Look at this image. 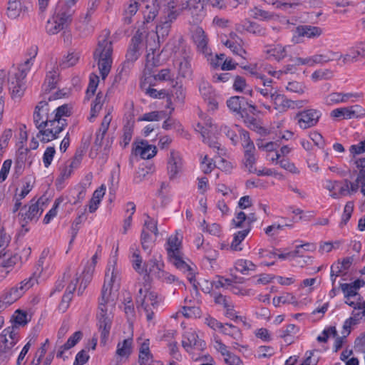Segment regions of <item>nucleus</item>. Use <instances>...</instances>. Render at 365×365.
Segmentation results:
<instances>
[{"label":"nucleus","mask_w":365,"mask_h":365,"mask_svg":"<svg viewBox=\"0 0 365 365\" xmlns=\"http://www.w3.org/2000/svg\"><path fill=\"white\" fill-rule=\"evenodd\" d=\"M181 238V235L178 232L168 237L165 245L168 260L178 269L185 273L190 282L196 288L195 269L183 259L180 251Z\"/></svg>","instance_id":"obj_1"},{"label":"nucleus","mask_w":365,"mask_h":365,"mask_svg":"<svg viewBox=\"0 0 365 365\" xmlns=\"http://www.w3.org/2000/svg\"><path fill=\"white\" fill-rule=\"evenodd\" d=\"M116 300L117 298L109 297L104 298L101 295L99 301L97 319L98 331L101 334V343L103 345L106 344L109 337Z\"/></svg>","instance_id":"obj_2"},{"label":"nucleus","mask_w":365,"mask_h":365,"mask_svg":"<svg viewBox=\"0 0 365 365\" xmlns=\"http://www.w3.org/2000/svg\"><path fill=\"white\" fill-rule=\"evenodd\" d=\"M112 42L108 38V34L100 36L98 46L94 51L93 57L97 61L100 75L104 80L110 71L112 58Z\"/></svg>","instance_id":"obj_3"},{"label":"nucleus","mask_w":365,"mask_h":365,"mask_svg":"<svg viewBox=\"0 0 365 365\" xmlns=\"http://www.w3.org/2000/svg\"><path fill=\"white\" fill-rule=\"evenodd\" d=\"M71 113V108L67 104L58 107L51 113L50 128L41 131L43 139L41 142L48 143L58 138V135L67 125L64 117H68Z\"/></svg>","instance_id":"obj_4"},{"label":"nucleus","mask_w":365,"mask_h":365,"mask_svg":"<svg viewBox=\"0 0 365 365\" xmlns=\"http://www.w3.org/2000/svg\"><path fill=\"white\" fill-rule=\"evenodd\" d=\"M157 294L150 289L148 285L140 287L136 297L138 308L145 313L148 322H151L154 318L153 309L158 304Z\"/></svg>","instance_id":"obj_5"},{"label":"nucleus","mask_w":365,"mask_h":365,"mask_svg":"<svg viewBox=\"0 0 365 365\" xmlns=\"http://www.w3.org/2000/svg\"><path fill=\"white\" fill-rule=\"evenodd\" d=\"M121 272L114 262L108 267L106 273L105 281L102 288L101 295L103 297L118 298V291L120 288Z\"/></svg>","instance_id":"obj_6"},{"label":"nucleus","mask_w":365,"mask_h":365,"mask_svg":"<svg viewBox=\"0 0 365 365\" xmlns=\"http://www.w3.org/2000/svg\"><path fill=\"white\" fill-rule=\"evenodd\" d=\"M175 48V61L178 76L184 78H189L192 74L190 49L182 41H178Z\"/></svg>","instance_id":"obj_7"},{"label":"nucleus","mask_w":365,"mask_h":365,"mask_svg":"<svg viewBox=\"0 0 365 365\" xmlns=\"http://www.w3.org/2000/svg\"><path fill=\"white\" fill-rule=\"evenodd\" d=\"M49 112L48 104L45 101H41L36 106L35 111L34 113V122L36 128L39 130L37 134V138L41 140L43 139V134L41 131L46 128H50L51 113Z\"/></svg>","instance_id":"obj_8"},{"label":"nucleus","mask_w":365,"mask_h":365,"mask_svg":"<svg viewBox=\"0 0 365 365\" xmlns=\"http://www.w3.org/2000/svg\"><path fill=\"white\" fill-rule=\"evenodd\" d=\"M241 138L243 140V148L245 150L244 165L250 173H255L257 170L255 166L256 162L255 157V147L250 140L247 132L242 131Z\"/></svg>","instance_id":"obj_9"},{"label":"nucleus","mask_w":365,"mask_h":365,"mask_svg":"<svg viewBox=\"0 0 365 365\" xmlns=\"http://www.w3.org/2000/svg\"><path fill=\"white\" fill-rule=\"evenodd\" d=\"M38 283L36 277L32 276L22 281L19 286L11 288L4 295V299L10 305L21 297L23 294Z\"/></svg>","instance_id":"obj_10"},{"label":"nucleus","mask_w":365,"mask_h":365,"mask_svg":"<svg viewBox=\"0 0 365 365\" xmlns=\"http://www.w3.org/2000/svg\"><path fill=\"white\" fill-rule=\"evenodd\" d=\"M29 10V4L21 0H8L6 16L11 20L24 18Z\"/></svg>","instance_id":"obj_11"},{"label":"nucleus","mask_w":365,"mask_h":365,"mask_svg":"<svg viewBox=\"0 0 365 365\" xmlns=\"http://www.w3.org/2000/svg\"><path fill=\"white\" fill-rule=\"evenodd\" d=\"M321 115V112L318 110L307 109L298 113L296 118L299 128L307 129L317 124Z\"/></svg>","instance_id":"obj_12"},{"label":"nucleus","mask_w":365,"mask_h":365,"mask_svg":"<svg viewBox=\"0 0 365 365\" xmlns=\"http://www.w3.org/2000/svg\"><path fill=\"white\" fill-rule=\"evenodd\" d=\"M9 88L11 98L14 101H19L26 88L25 78L10 73L9 76Z\"/></svg>","instance_id":"obj_13"},{"label":"nucleus","mask_w":365,"mask_h":365,"mask_svg":"<svg viewBox=\"0 0 365 365\" xmlns=\"http://www.w3.org/2000/svg\"><path fill=\"white\" fill-rule=\"evenodd\" d=\"M192 38L198 53L207 58L211 56L212 53L208 46V38L202 28L196 27L192 31Z\"/></svg>","instance_id":"obj_14"},{"label":"nucleus","mask_w":365,"mask_h":365,"mask_svg":"<svg viewBox=\"0 0 365 365\" xmlns=\"http://www.w3.org/2000/svg\"><path fill=\"white\" fill-rule=\"evenodd\" d=\"M180 10H188L193 18L194 23H197L204 14L203 3L200 0H182Z\"/></svg>","instance_id":"obj_15"},{"label":"nucleus","mask_w":365,"mask_h":365,"mask_svg":"<svg viewBox=\"0 0 365 365\" xmlns=\"http://www.w3.org/2000/svg\"><path fill=\"white\" fill-rule=\"evenodd\" d=\"M182 170V160L180 155L175 151L170 153L168 163V174L170 180L178 178Z\"/></svg>","instance_id":"obj_16"},{"label":"nucleus","mask_w":365,"mask_h":365,"mask_svg":"<svg viewBox=\"0 0 365 365\" xmlns=\"http://www.w3.org/2000/svg\"><path fill=\"white\" fill-rule=\"evenodd\" d=\"M182 345L188 352H190L191 349L202 350L205 346V342L200 339L197 334L192 331H187L185 333Z\"/></svg>","instance_id":"obj_17"},{"label":"nucleus","mask_w":365,"mask_h":365,"mask_svg":"<svg viewBox=\"0 0 365 365\" xmlns=\"http://www.w3.org/2000/svg\"><path fill=\"white\" fill-rule=\"evenodd\" d=\"M277 93V91L273 87L257 88L256 96L258 103L262 107L270 110L271 104Z\"/></svg>","instance_id":"obj_18"},{"label":"nucleus","mask_w":365,"mask_h":365,"mask_svg":"<svg viewBox=\"0 0 365 365\" xmlns=\"http://www.w3.org/2000/svg\"><path fill=\"white\" fill-rule=\"evenodd\" d=\"M134 145V154L140 156L143 159H150L154 157L157 153L156 147L148 144L145 140L135 142Z\"/></svg>","instance_id":"obj_19"},{"label":"nucleus","mask_w":365,"mask_h":365,"mask_svg":"<svg viewBox=\"0 0 365 365\" xmlns=\"http://www.w3.org/2000/svg\"><path fill=\"white\" fill-rule=\"evenodd\" d=\"M248 106L252 108V111L256 110V106L247 102H245V98L240 96H232L227 101V106L229 109L237 114L241 113L246 110L245 106Z\"/></svg>","instance_id":"obj_20"},{"label":"nucleus","mask_w":365,"mask_h":365,"mask_svg":"<svg viewBox=\"0 0 365 365\" xmlns=\"http://www.w3.org/2000/svg\"><path fill=\"white\" fill-rule=\"evenodd\" d=\"M43 204L44 201L42 198H40L34 203H31L27 211L24 214H21L24 221L27 223L28 221L37 220L43 211Z\"/></svg>","instance_id":"obj_21"},{"label":"nucleus","mask_w":365,"mask_h":365,"mask_svg":"<svg viewBox=\"0 0 365 365\" xmlns=\"http://www.w3.org/2000/svg\"><path fill=\"white\" fill-rule=\"evenodd\" d=\"M296 33L299 36L308 38H317L323 34L322 28L310 25L299 26L296 28Z\"/></svg>","instance_id":"obj_22"},{"label":"nucleus","mask_w":365,"mask_h":365,"mask_svg":"<svg viewBox=\"0 0 365 365\" xmlns=\"http://www.w3.org/2000/svg\"><path fill=\"white\" fill-rule=\"evenodd\" d=\"M268 58H272L279 62L287 56V46L281 44H276L272 46H267L264 51Z\"/></svg>","instance_id":"obj_23"},{"label":"nucleus","mask_w":365,"mask_h":365,"mask_svg":"<svg viewBox=\"0 0 365 365\" xmlns=\"http://www.w3.org/2000/svg\"><path fill=\"white\" fill-rule=\"evenodd\" d=\"M354 96L355 95L351 93L333 92L324 98V103L327 106H332L341 103H346L350 98Z\"/></svg>","instance_id":"obj_24"},{"label":"nucleus","mask_w":365,"mask_h":365,"mask_svg":"<svg viewBox=\"0 0 365 365\" xmlns=\"http://www.w3.org/2000/svg\"><path fill=\"white\" fill-rule=\"evenodd\" d=\"M78 279L76 277L72 280L66 288V291L63 296L62 300L58 306V309L61 312H64L68 307L69 303L72 299L73 292L76 288V284Z\"/></svg>","instance_id":"obj_25"},{"label":"nucleus","mask_w":365,"mask_h":365,"mask_svg":"<svg viewBox=\"0 0 365 365\" xmlns=\"http://www.w3.org/2000/svg\"><path fill=\"white\" fill-rule=\"evenodd\" d=\"M17 257L16 256H11L6 255L4 251L0 255V264L2 269L0 272V277L4 278L9 272V269L11 268L16 262Z\"/></svg>","instance_id":"obj_26"},{"label":"nucleus","mask_w":365,"mask_h":365,"mask_svg":"<svg viewBox=\"0 0 365 365\" xmlns=\"http://www.w3.org/2000/svg\"><path fill=\"white\" fill-rule=\"evenodd\" d=\"M83 334L81 331H76L71 336L67 341L58 347L56 356L58 358H63V353L65 351L68 350L73 347L82 338Z\"/></svg>","instance_id":"obj_27"},{"label":"nucleus","mask_w":365,"mask_h":365,"mask_svg":"<svg viewBox=\"0 0 365 365\" xmlns=\"http://www.w3.org/2000/svg\"><path fill=\"white\" fill-rule=\"evenodd\" d=\"M37 48L35 47L33 50V55L24 63L21 64L16 70L11 72V73L16 74L17 76L26 78L28 73L31 71V66L34 64V59L37 54Z\"/></svg>","instance_id":"obj_28"},{"label":"nucleus","mask_w":365,"mask_h":365,"mask_svg":"<svg viewBox=\"0 0 365 365\" xmlns=\"http://www.w3.org/2000/svg\"><path fill=\"white\" fill-rule=\"evenodd\" d=\"M215 129L216 127L212 124V120L210 118L205 119L202 124L199 123L196 128V130L201 133L204 141H205L206 138L215 135Z\"/></svg>","instance_id":"obj_29"},{"label":"nucleus","mask_w":365,"mask_h":365,"mask_svg":"<svg viewBox=\"0 0 365 365\" xmlns=\"http://www.w3.org/2000/svg\"><path fill=\"white\" fill-rule=\"evenodd\" d=\"M14 336V328L13 327L5 329L0 334L1 346H4L5 349L11 348L15 344Z\"/></svg>","instance_id":"obj_30"},{"label":"nucleus","mask_w":365,"mask_h":365,"mask_svg":"<svg viewBox=\"0 0 365 365\" xmlns=\"http://www.w3.org/2000/svg\"><path fill=\"white\" fill-rule=\"evenodd\" d=\"M141 42V34L137 33L132 38V43L127 52L126 58L128 61H134L140 55L139 45Z\"/></svg>","instance_id":"obj_31"},{"label":"nucleus","mask_w":365,"mask_h":365,"mask_svg":"<svg viewBox=\"0 0 365 365\" xmlns=\"http://www.w3.org/2000/svg\"><path fill=\"white\" fill-rule=\"evenodd\" d=\"M80 59V53L76 51H68L58 61V66L62 68L75 66Z\"/></svg>","instance_id":"obj_32"},{"label":"nucleus","mask_w":365,"mask_h":365,"mask_svg":"<svg viewBox=\"0 0 365 365\" xmlns=\"http://www.w3.org/2000/svg\"><path fill=\"white\" fill-rule=\"evenodd\" d=\"M272 104L274 106V108L280 113L289 109V99L279 93L275 95Z\"/></svg>","instance_id":"obj_33"},{"label":"nucleus","mask_w":365,"mask_h":365,"mask_svg":"<svg viewBox=\"0 0 365 365\" xmlns=\"http://www.w3.org/2000/svg\"><path fill=\"white\" fill-rule=\"evenodd\" d=\"M131 262L133 269L139 274H143L148 272V269L145 268L143 264V259L140 254V250L138 249H133L131 255Z\"/></svg>","instance_id":"obj_34"},{"label":"nucleus","mask_w":365,"mask_h":365,"mask_svg":"<svg viewBox=\"0 0 365 365\" xmlns=\"http://www.w3.org/2000/svg\"><path fill=\"white\" fill-rule=\"evenodd\" d=\"M59 72L57 68L53 67L51 71H48L44 83L46 91H50L56 88L58 81Z\"/></svg>","instance_id":"obj_35"},{"label":"nucleus","mask_w":365,"mask_h":365,"mask_svg":"<svg viewBox=\"0 0 365 365\" xmlns=\"http://www.w3.org/2000/svg\"><path fill=\"white\" fill-rule=\"evenodd\" d=\"M106 101V97L102 93H98L91 105V115L89 120L92 121L99 113Z\"/></svg>","instance_id":"obj_36"},{"label":"nucleus","mask_w":365,"mask_h":365,"mask_svg":"<svg viewBox=\"0 0 365 365\" xmlns=\"http://www.w3.org/2000/svg\"><path fill=\"white\" fill-rule=\"evenodd\" d=\"M94 269L95 267L93 266V264L87 263L82 273L83 279L78 288V294H82L83 291L86 289L88 283L91 281Z\"/></svg>","instance_id":"obj_37"},{"label":"nucleus","mask_w":365,"mask_h":365,"mask_svg":"<svg viewBox=\"0 0 365 365\" xmlns=\"http://www.w3.org/2000/svg\"><path fill=\"white\" fill-rule=\"evenodd\" d=\"M235 268L242 274H247L249 271H254L256 269V265L247 259H239L235 262Z\"/></svg>","instance_id":"obj_38"},{"label":"nucleus","mask_w":365,"mask_h":365,"mask_svg":"<svg viewBox=\"0 0 365 365\" xmlns=\"http://www.w3.org/2000/svg\"><path fill=\"white\" fill-rule=\"evenodd\" d=\"M246 24H247V26L246 27V31L249 33H251L258 36H265L268 34L267 32V29L264 27L260 26L259 24L255 22L250 21L246 19Z\"/></svg>","instance_id":"obj_39"},{"label":"nucleus","mask_w":365,"mask_h":365,"mask_svg":"<svg viewBox=\"0 0 365 365\" xmlns=\"http://www.w3.org/2000/svg\"><path fill=\"white\" fill-rule=\"evenodd\" d=\"M171 95L175 103L182 104L184 103L185 98V90L182 85H178L176 82L175 84L173 86Z\"/></svg>","instance_id":"obj_40"},{"label":"nucleus","mask_w":365,"mask_h":365,"mask_svg":"<svg viewBox=\"0 0 365 365\" xmlns=\"http://www.w3.org/2000/svg\"><path fill=\"white\" fill-rule=\"evenodd\" d=\"M249 232L247 229L242 230L235 233L230 248L235 251H241L242 248L240 247V243L244 240Z\"/></svg>","instance_id":"obj_41"},{"label":"nucleus","mask_w":365,"mask_h":365,"mask_svg":"<svg viewBox=\"0 0 365 365\" xmlns=\"http://www.w3.org/2000/svg\"><path fill=\"white\" fill-rule=\"evenodd\" d=\"M150 358L149 341L145 340L140 345L138 362L140 364H147Z\"/></svg>","instance_id":"obj_42"},{"label":"nucleus","mask_w":365,"mask_h":365,"mask_svg":"<svg viewBox=\"0 0 365 365\" xmlns=\"http://www.w3.org/2000/svg\"><path fill=\"white\" fill-rule=\"evenodd\" d=\"M133 133V125L128 123L123 128V135L121 137V140H120V145L122 148H125L128 146L132 139Z\"/></svg>","instance_id":"obj_43"},{"label":"nucleus","mask_w":365,"mask_h":365,"mask_svg":"<svg viewBox=\"0 0 365 365\" xmlns=\"http://www.w3.org/2000/svg\"><path fill=\"white\" fill-rule=\"evenodd\" d=\"M223 44L229 48L231 51L237 56L242 58H245V55L247 53L246 51L242 48L241 42H230L222 41Z\"/></svg>","instance_id":"obj_44"},{"label":"nucleus","mask_w":365,"mask_h":365,"mask_svg":"<svg viewBox=\"0 0 365 365\" xmlns=\"http://www.w3.org/2000/svg\"><path fill=\"white\" fill-rule=\"evenodd\" d=\"M272 303L275 307L279 306L282 304H297V301L294 295L290 293L283 294L282 296L274 297Z\"/></svg>","instance_id":"obj_45"},{"label":"nucleus","mask_w":365,"mask_h":365,"mask_svg":"<svg viewBox=\"0 0 365 365\" xmlns=\"http://www.w3.org/2000/svg\"><path fill=\"white\" fill-rule=\"evenodd\" d=\"M232 225L236 228H242L243 230L248 229V232L250 231V227L247 225V215L242 211L239 212L232 220Z\"/></svg>","instance_id":"obj_46"},{"label":"nucleus","mask_w":365,"mask_h":365,"mask_svg":"<svg viewBox=\"0 0 365 365\" xmlns=\"http://www.w3.org/2000/svg\"><path fill=\"white\" fill-rule=\"evenodd\" d=\"M330 115L334 118L351 119V108L349 107H343L331 110Z\"/></svg>","instance_id":"obj_47"},{"label":"nucleus","mask_w":365,"mask_h":365,"mask_svg":"<svg viewBox=\"0 0 365 365\" xmlns=\"http://www.w3.org/2000/svg\"><path fill=\"white\" fill-rule=\"evenodd\" d=\"M131 345V339H126L123 342L118 343L116 350L117 354L120 356H128L130 353Z\"/></svg>","instance_id":"obj_48"},{"label":"nucleus","mask_w":365,"mask_h":365,"mask_svg":"<svg viewBox=\"0 0 365 365\" xmlns=\"http://www.w3.org/2000/svg\"><path fill=\"white\" fill-rule=\"evenodd\" d=\"M144 216L145 219L144 220L143 229H147L157 236L159 233L157 220L151 217L148 214H145Z\"/></svg>","instance_id":"obj_49"},{"label":"nucleus","mask_w":365,"mask_h":365,"mask_svg":"<svg viewBox=\"0 0 365 365\" xmlns=\"http://www.w3.org/2000/svg\"><path fill=\"white\" fill-rule=\"evenodd\" d=\"M221 331L227 335L232 336L234 339L238 341L241 339V333L240 329L230 324H226L224 325V328L222 329Z\"/></svg>","instance_id":"obj_50"},{"label":"nucleus","mask_w":365,"mask_h":365,"mask_svg":"<svg viewBox=\"0 0 365 365\" xmlns=\"http://www.w3.org/2000/svg\"><path fill=\"white\" fill-rule=\"evenodd\" d=\"M199 91L205 100L212 97L213 90L210 83L204 80H202L199 84Z\"/></svg>","instance_id":"obj_51"},{"label":"nucleus","mask_w":365,"mask_h":365,"mask_svg":"<svg viewBox=\"0 0 365 365\" xmlns=\"http://www.w3.org/2000/svg\"><path fill=\"white\" fill-rule=\"evenodd\" d=\"M286 89L289 92L302 95L306 91V86L301 82L292 81L288 83Z\"/></svg>","instance_id":"obj_52"},{"label":"nucleus","mask_w":365,"mask_h":365,"mask_svg":"<svg viewBox=\"0 0 365 365\" xmlns=\"http://www.w3.org/2000/svg\"><path fill=\"white\" fill-rule=\"evenodd\" d=\"M140 242L143 249L144 250H148L150 252V248L153 242V240H152L151 236L145 229H143L142 230L140 235Z\"/></svg>","instance_id":"obj_53"},{"label":"nucleus","mask_w":365,"mask_h":365,"mask_svg":"<svg viewBox=\"0 0 365 365\" xmlns=\"http://www.w3.org/2000/svg\"><path fill=\"white\" fill-rule=\"evenodd\" d=\"M332 77V72L329 69L317 70L312 75V80L317 81L320 80H327Z\"/></svg>","instance_id":"obj_54"},{"label":"nucleus","mask_w":365,"mask_h":365,"mask_svg":"<svg viewBox=\"0 0 365 365\" xmlns=\"http://www.w3.org/2000/svg\"><path fill=\"white\" fill-rule=\"evenodd\" d=\"M164 113L160 111H152L150 113H144L140 118L139 120L145 121H158L163 117Z\"/></svg>","instance_id":"obj_55"},{"label":"nucleus","mask_w":365,"mask_h":365,"mask_svg":"<svg viewBox=\"0 0 365 365\" xmlns=\"http://www.w3.org/2000/svg\"><path fill=\"white\" fill-rule=\"evenodd\" d=\"M98 76L96 75H92L90 78V83L86 91V98L89 99L94 95L96 88L98 84Z\"/></svg>","instance_id":"obj_56"},{"label":"nucleus","mask_w":365,"mask_h":365,"mask_svg":"<svg viewBox=\"0 0 365 365\" xmlns=\"http://www.w3.org/2000/svg\"><path fill=\"white\" fill-rule=\"evenodd\" d=\"M252 11H253V17L255 19H258L264 20V21H269L274 18L273 14L269 13L267 11L258 9L257 7L255 8Z\"/></svg>","instance_id":"obj_57"},{"label":"nucleus","mask_w":365,"mask_h":365,"mask_svg":"<svg viewBox=\"0 0 365 365\" xmlns=\"http://www.w3.org/2000/svg\"><path fill=\"white\" fill-rule=\"evenodd\" d=\"M33 184L30 178H26L23 181V186L21 192L19 194H16V196L19 197V199H24L32 190Z\"/></svg>","instance_id":"obj_58"},{"label":"nucleus","mask_w":365,"mask_h":365,"mask_svg":"<svg viewBox=\"0 0 365 365\" xmlns=\"http://www.w3.org/2000/svg\"><path fill=\"white\" fill-rule=\"evenodd\" d=\"M201 227L202 231H206L212 235H218L220 231V225L216 223L207 225L205 220H203L201 223Z\"/></svg>","instance_id":"obj_59"},{"label":"nucleus","mask_w":365,"mask_h":365,"mask_svg":"<svg viewBox=\"0 0 365 365\" xmlns=\"http://www.w3.org/2000/svg\"><path fill=\"white\" fill-rule=\"evenodd\" d=\"M273 354L274 350L272 347L261 346L257 349L255 356L257 357L258 359L269 358Z\"/></svg>","instance_id":"obj_60"},{"label":"nucleus","mask_w":365,"mask_h":365,"mask_svg":"<svg viewBox=\"0 0 365 365\" xmlns=\"http://www.w3.org/2000/svg\"><path fill=\"white\" fill-rule=\"evenodd\" d=\"M280 167L292 174H299V170L295 165L287 159H282L279 162Z\"/></svg>","instance_id":"obj_61"},{"label":"nucleus","mask_w":365,"mask_h":365,"mask_svg":"<svg viewBox=\"0 0 365 365\" xmlns=\"http://www.w3.org/2000/svg\"><path fill=\"white\" fill-rule=\"evenodd\" d=\"M170 27L171 25L169 24V22L165 21H163L161 24L157 26L156 34L158 37H162L163 38L166 37L169 34Z\"/></svg>","instance_id":"obj_62"},{"label":"nucleus","mask_w":365,"mask_h":365,"mask_svg":"<svg viewBox=\"0 0 365 365\" xmlns=\"http://www.w3.org/2000/svg\"><path fill=\"white\" fill-rule=\"evenodd\" d=\"M56 150L53 147H48L45 150L43 156V162L46 168H48L53 158Z\"/></svg>","instance_id":"obj_63"},{"label":"nucleus","mask_w":365,"mask_h":365,"mask_svg":"<svg viewBox=\"0 0 365 365\" xmlns=\"http://www.w3.org/2000/svg\"><path fill=\"white\" fill-rule=\"evenodd\" d=\"M224 361L228 365H243L240 358L230 351L224 356Z\"/></svg>","instance_id":"obj_64"}]
</instances>
